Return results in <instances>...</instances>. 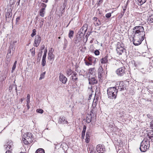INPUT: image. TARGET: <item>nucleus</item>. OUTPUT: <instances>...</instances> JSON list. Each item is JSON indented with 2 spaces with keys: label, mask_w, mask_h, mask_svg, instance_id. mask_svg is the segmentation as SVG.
Listing matches in <instances>:
<instances>
[{
  "label": "nucleus",
  "mask_w": 153,
  "mask_h": 153,
  "mask_svg": "<svg viewBox=\"0 0 153 153\" xmlns=\"http://www.w3.org/2000/svg\"><path fill=\"white\" fill-rule=\"evenodd\" d=\"M145 32L143 27L138 26L134 27L132 34L134 44L138 45L140 44L144 39Z\"/></svg>",
  "instance_id": "1"
},
{
  "label": "nucleus",
  "mask_w": 153,
  "mask_h": 153,
  "mask_svg": "<svg viewBox=\"0 0 153 153\" xmlns=\"http://www.w3.org/2000/svg\"><path fill=\"white\" fill-rule=\"evenodd\" d=\"M107 92L109 98L112 99L116 98L118 92L117 88L115 87L109 88L107 89Z\"/></svg>",
  "instance_id": "2"
},
{
  "label": "nucleus",
  "mask_w": 153,
  "mask_h": 153,
  "mask_svg": "<svg viewBox=\"0 0 153 153\" xmlns=\"http://www.w3.org/2000/svg\"><path fill=\"white\" fill-rule=\"evenodd\" d=\"M32 141V136L31 133L28 132L24 134L23 141L25 144L27 145L30 143Z\"/></svg>",
  "instance_id": "3"
},
{
  "label": "nucleus",
  "mask_w": 153,
  "mask_h": 153,
  "mask_svg": "<svg viewBox=\"0 0 153 153\" xmlns=\"http://www.w3.org/2000/svg\"><path fill=\"white\" fill-rule=\"evenodd\" d=\"M126 69L124 67H123L118 69L116 72L117 74L119 76H124L126 73Z\"/></svg>",
  "instance_id": "4"
},
{
  "label": "nucleus",
  "mask_w": 153,
  "mask_h": 153,
  "mask_svg": "<svg viewBox=\"0 0 153 153\" xmlns=\"http://www.w3.org/2000/svg\"><path fill=\"white\" fill-rule=\"evenodd\" d=\"M4 147L7 151L12 150L13 147V142L11 140H9L4 145Z\"/></svg>",
  "instance_id": "5"
},
{
  "label": "nucleus",
  "mask_w": 153,
  "mask_h": 153,
  "mask_svg": "<svg viewBox=\"0 0 153 153\" xmlns=\"http://www.w3.org/2000/svg\"><path fill=\"white\" fill-rule=\"evenodd\" d=\"M116 51L119 55H121L123 52L125 51V49L121 46V44L119 42H118L117 43Z\"/></svg>",
  "instance_id": "6"
},
{
  "label": "nucleus",
  "mask_w": 153,
  "mask_h": 153,
  "mask_svg": "<svg viewBox=\"0 0 153 153\" xmlns=\"http://www.w3.org/2000/svg\"><path fill=\"white\" fill-rule=\"evenodd\" d=\"M53 50L51 49V50L49 51L48 54V59L50 61H51V64L52 63L55 58V55L53 53Z\"/></svg>",
  "instance_id": "7"
},
{
  "label": "nucleus",
  "mask_w": 153,
  "mask_h": 153,
  "mask_svg": "<svg viewBox=\"0 0 153 153\" xmlns=\"http://www.w3.org/2000/svg\"><path fill=\"white\" fill-rule=\"evenodd\" d=\"M41 37L39 35H37L35 36L34 40V46L36 47H37L39 45L41 41Z\"/></svg>",
  "instance_id": "8"
},
{
  "label": "nucleus",
  "mask_w": 153,
  "mask_h": 153,
  "mask_svg": "<svg viewBox=\"0 0 153 153\" xmlns=\"http://www.w3.org/2000/svg\"><path fill=\"white\" fill-rule=\"evenodd\" d=\"M96 149L99 153H103L105 151V148L104 145L99 144L96 147Z\"/></svg>",
  "instance_id": "9"
},
{
  "label": "nucleus",
  "mask_w": 153,
  "mask_h": 153,
  "mask_svg": "<svg viewBox=\"0 0 153 153\" xmlns=\"http://www.w3.org/2000/svg\"><path fill=\"white\" fill-rule=\"evenodd\" d=\"M59 81L64 84L66 83L67 81V78L61 73L59 74Z\"/></svg>",
  "instance_id": "10"
},
{
  "label": "nucleus",
  "mask_w": 153,
  "mask_h": 153,
  "mask_svg": "<svg viewBox=\"0 0 153 153\" xmlns=\"http://www.w3.org/2000/svg\"><path fill=\"white\" fill-rule=\"evenodd\" d=\"M81 41V37L79 36H76L74 38V42L77 46H79L80 45Z\"/></svg>",
  "instance_id": "11"
},
{
  "label": "nucleus",
  "mask_w": 153,
  "mask_h": 153,
  "mask_svg": "<svg viewBox=\"0 0 153 153\" xmlns=\"http://www.w3.org/2000/svg\"><path fill=\"white\" fill-rule=\"evenodd\" d=\"M115 88H117V90H119L120 91H121L124 90L125 87L124 83L123 82H120L119 83V85L115 87Z\"/></svg>",
  "instance_id": "12"
},
{
  "label": "nucleus",
  "mask_w": 153,
  "mask_h": 153,
  "mask_svg": "<svg viewBox=\"0 0 153 153\" xmlns=\"http://www.w3.org/2000/svg\"><path fill=\"white\" fill-rule=\"evenodd\" d=\"M58 123L59 124H67L68 123V122L64 117H60L59 119Z\"/></svg>",
  "instance_id": "13"
},
{
  "label": "nucleus",
  "mask_w": 153,
  "mask_h": 153,
  "mask_svg": "<svg viewBox=\"0 0 153 153\" xmlns=\"http://www.w3.org/2000/svg\"><path fill=\"white\" fill-rule=\"evenodd\" d=\"M89 83L90 84L94 85L96 84L97 82V81L96 79L94 77H91V78H89Z\"/></svg>",
  "instance_id": "14"
},
{
  "label": "nucleus",
  "mask_w": 153,
  "mask_h": 153,
  "mask_svg": "<svg viewBox=\"0 0 153 153\" xmlns=\"http://www.w3.org/2000/svg\"><path fill=\"white\" fill-rule=\"evenodd\" d=\"M146 147H149L150 142L147 139H144L141 142Z\"/></svg>",
  "instance_id": "15"
},
{
  "label": "nucleus",
  "mask_w": 153,
  "mask_h": 153,
  "mask_svg": "<svg viewBox=\"0 0 153 153\" xmlns=\"http://www.w3.org/2000/svg\"><path fill=\"white\" fill-rule=\"evenodd\" d=\"M5 16L6 20L9 22L11 19L12 13L9 12H7L5 14Z\"/></svg>",
  "instance_id": "16"
},
{
  "label": "nucleus",
  "mask_w": 153,
  "mask_h": 153,
  "mask_svg": "<svg viewBox=\"0 0 153 153\" xmlns=\"http://www.w3.org/2000/svg\"><path fill=\"white\" fill-rule=\"evenodd\" d=\"M149 148V147H146V146L144 145L143 144V143H141L140 149L141 152H145L147 150V149Z\"/></svg>",
  "instance_id": "17"
},
{
  "label": "nucleus",
  "mask_w": 153,
  "mask_h": 153,
  "mask_svg": "<svg viewBox=\"0 0 153 153\" xmlns=\"http://www.w3.org/2000/svg\"><path fill=\"white\" fill-rule=\"evenodd\" d=\"M107 56H105L100 59V61L101 63L102 64H105L108 62Z\"/></svg>",
  "instance_id": "18"
},
{
  "label": "nucleus",
  "mask_w": 153,
  "mask_h": 153,
  "mask_svg": "<svg viewBox=\"0 0 153 153\" xmlns=\"http://www.w3.org/2000/svg\"><path fill=\"white\" fill-rule=\"evenodd\" d=\"M76 76H77V74L76 73H74L71 76V80L74 82H75L77 80L78 78Z\"/></svg>",
  "instance_id": "19"
},
{
  "label": "nucleus",
  "mask_w": 153,
  "mask_h": 153,
  "mask_svg": "<svg viewBox=\"0 0 153 153\" xmlns=\"http://www.w3.org/2000/svg\"><path fill=\"white\" fill-rule=\"evenodd\" d=\"M92 118L91 114L90 113V114H88L86 119L87 123H90L91 120Z\"/></svg>",
  "instance_id": "20"
},
{
  "label": "nucleus",
  "mask_w": 153,
  "mask_h": 153,
  "mask_svg": "<svg viewBox=\"0 0 153 153\" xmlns=\"http://www.w3.org/2000/svg\"><path fill=\"white\" fill-rule=\"evenodd\" d=\"M45 12L44 9L41 8L39 11V14L40 16L43 17L45 16Z\"/></svg>",
  "instance_id": "21"
},
{
  "label": "nucleus",
  "mask_w": 153,
  "mask_h": 153,
  "mask_svg": "<svg viewBox=\"0 0 153 153\" xmlns=\"http://www.w3.org/2000/svg\"><path fill=\"white\" fill-rule=\"evenodd\" d=\"M88 74L94 76L95 74V69L94 68H90L89 70Z\"/></svg>",
  "instance_id": "22"
},
{
  "label": "nucleus",
  "mask_w": 153,
  "mask_h": 153,
  "mask_svg": "<svg viewBox=\"0 0 153 153\" xmlns=\"http://www.w3.org/2000/svg\"><path fill=\"white\" fill-rule=\"evenodd\" d=\"M88 151L89 152H93L94 151V148L93 146H91L88 148Z\"/></svg>",
  "instance_id": "23"
},
{
  "label": "nucleus",
  "mask_w": 153,
  "mask_h": 153,
  "mask_svg": "<svg viewBox=\"0 0 153 153\" xmlns=\"http://www.w3.org/2000/svg\"><path fill=\"white\" fill-rule=\"evenodd\" d=\"M148 22L149 23H152L153 22V14L149 16L148 19Z\"/></svg>",
  "instance_id": "24"
},
{
  "label": "nucleus",
  "mask_w": 153,
  "mask_h": 153,
  "mask_svg": "<svg viewBox=\"0 0 153 153\" xmlns=\"http://www.w3.org/2000/svg\"><path fill=\"white\" fill-rule=\"evenodd\" d=\"M42 51H41L40 52H39L38 53V57L37 59V61L38 62H39L42 56Z\"/></svg>",
  "instance_id": "25"
},
{
  "label": "nucleus",
  "mask_w": 153,
  "mask_h": 153,
  "mask_svg": "<svg viewBox=\"0 0 153 153\" xmlns=\"http://www.w3.org/2000/svg\"><path fill=\"white\" fill-rule=\"evenodd\" d=\"M13 88H15V90L16 91V92H17V87L16 85L14 84L12 85H10L9 88V89L10 91L12 90Z\"/></svg>",
  "instance_id": "26"
},
{
  "label": "nucleus",
  "mask_w": 153,
  "mask_h": 153,
  "mask_svg": "<svg viewBox=\"0 0 153 153\" xmlns=\"http://www.w3.org/2000/svg\"><path fill=\"white\" fill-rule=\"evenodd\" d=\"M35 153H45L44 150L42 148H40L36 150Z\"/></svg>",
  "instance_id": "27"
},
{
  "label": "nucleus",
  "mask_w": 153,
  "mask_h": 153,
  "mask_svg": "<svg viewBox=\"0 0 153 153\" xmlns=\"http://www.w3.org/2000/svg\"><path fill=\"white\" fill-rule=\"evenodd\" d=\"M148 135L150 139L153 138V131L151 130L149 131L148 133Z\"/></svg>",
  "instance_id": "28"
},
{
  "label": "nucleus",
  "mask_w": 153,
  "mask_h": 153,
  "mask_svg": "<svg viewBox=\"0 0 153 153\" xmlns=\"http://www.w3.org/2000/svg\"><path fill=\"white\" fill-rule=\"evenodd\" d=\"M74 34V31H69V32L68 34V36L70 39H71L73 38Z\"/></svg>",
  "instance_id": "29"
},
{
  "label": "nucleus",
  "mask_w": 153,
  "mask_h": 153,
  "mask_svg": "<svg viewBox=\"0 0 153 153\" xmlns=\"http://www.w3.org/2000/svg\"><path fill=\"white\" fill-rule=\"evenodd\" d=\"M9 49L12 51V53H13L15 50V47L13 45L11 44L9 46Z\"/></svg>",
  "instance_id": "30"
},
{
  "label": "nucleus",
  "mask_w": 153,
  "mask_h": 153,
  "mask_svg": "<svg viewBox=\"0 0 153 153\" xmlns=\"http://www.w3.org/2000/svg\"><path fill=\"white\" fill-rule=\"evenodd\" d=\"M96 60V59L95 58H92L90 57H89L88 58V61L90 62H91V64H92V63L94 62V60Z\"/></svg>",
  "instance_id": "31"
},
{
  "label": "nucleus",
  "mask_w": 153,
  "mask_h": 153,
  "mask_svg": "<svg viewBox=\"0 0 153 153\" xmlns=\"http://www.w3.org/2000/svg\"><path fill=\"white\" fill-rule=\"evenodd\" d=\"M17 64V61H16L13 64V65L12 67L11 70V72L13 73L16 67V65Z\"/></svg>",
  "instance_id": "32"
},
{
  "label": "nucleus",
  "mask_w": 153,
  "mask_h": 153,
  "mask_svg": "<svg viewBox=\"0 0 153 153\" xmlns=\"http://www.w3.org/2000/svg\"><path fill=\"white\" fill-rule=\"evenodd\" d=\"M72 73L73 72L72 70L70 69H68L67 70L66 74H67V75L68 76L71 75L72 74Z\"/></svg>",
  "instance_id": "33"
},
{
  "label": "nucleus",
  "mask_w": 153,
  "mask_h": 153,
  "mask_svg": "<svg viewBox=\"0 0 153 153\" xmlns=\"http://www.w3.org/2000/svg\"><path fill=\"white\" fill-rule=\"evenodd\" d=\"M35 48H33L32 49H30V51L31 53V55L33 56L35 55Z\"/></svg>",
  "instance_id": "34"
},
{
  "label": "nucleus",
  "mask_w": 153,
  "mask_h": 153,
  "mask_svg": "<svg viewBox=\"0 0 153 153\" xmlns=\"http://www.w3.org/2000/svg\"><path fill=\"white\" fill-rule=\"evenodd\" d=\"M103 69L102 66H100L99 68L98 73H103Z\"/></svg>",
  "instance_id": "35"
},
{
  "label": "nucleus",
  "mask_w": 153,
  "mask_h": 153,
  "mask_svg": "<svg viewBox=\"0 0 153 153\" xmlns=\"http://www.w3.org/2000/svg\"><path fill=\"white\" fill-rule=\"evenodd\" d=\"M45 59V58H42V65L43 67L45 66L46 65V62Z\"/></svg>",
  "instance_id": "36"
},
{
  "label": "nucleus",
  "mask_w": 153,
  "mask_h": 153,
  "mask_svg": "<svg viewBox=\"0 0 153 153\" xmlns=\"http://www.w3.org/2000/svg\"><path fill=\"white\" fill-rule=\"evenodd\" d=\"M36 31L35 29H33L32 30V33L31 34V36L32 37H33L36 34Z\"/></svg>",
  "instance_id": "37"
},
{
  "label": "nucleus",
  "mask_w": 153,
  "mask_h": 153,
  "mask_svg": "<svg viewBox=\"0 0 153 153\" xmlns=\"http://www.w3.org/2000/svg\"><path fill=\"white\" fill-rule=\"evenodd\" d=\"M138 2L140 4V5L143 4V3H145L146 0H137Z\"/></svg>",
  "instance_id": "38"
},
{
  "label": "nucleus",
  "mask_w": 153,
  "mask_h": 153,
  "mask_svg": "<svg viewBox=\"0 0 153 153\" xmlns=\"http://www.w3.org/2000/svg\"><path fill=\"white\" fill-rule=\"evenodd\" d=\"M45 72H44L42 73L41 75H40V76L39 78V79L41 80L42 79H43L44 77V76L45 74Z\"/></svg>",
  "instance_id": "39"
},
{
  "label": "nucleus",
  "mask_w": 153,
  "mask_h": 153,
  "mask_svg": "<svg viewBox=\"0 0 153 153\" xmlns=\"http://www.w3.org/2000/svg\"><path fill=\"white\" fill-rule=\"evenodd\" d=\"M41 6L42 7V8L44 9V10H45V8L47 6L46 4L43 3H42L41 4Z\"/></svg>",
  "instance_id": "40"
},
{
  "label": "nucleus",
  "mask_w": 153,
  "mask_h": 153,
  "mask_svg": "<svg viewBox=\"0 0 153 153\" xmlns=\"http://www.w3.org/2000/svg\"><path fill=\"white\" fill-rule=\"evenodd\" d=\"M36 112L41 114L43 112V110L42 109H39L36 110Z\"/></svg>",
  "instance_id": "41"
},
{
  "label": "nucleus",
  "mask_w": 153,
  "mask_h": 153,
  "mask_svg": "<svg viewBox=\"0 0 153 153\" xmlns=\"http://www.w3.org/2000/svg\"><path fill=\"white\" fill-rule=\"evenodd\" d=\"M98 76L99 79H102V78L103 73H98Z\"/></svg>",
  "instance_id": "42"
},
{
  "label": "nucleus",
  "mask_w": 153,
  "mask_h": 153,
  "mask_svg": "<svg viewBox=\"0 0 153 153\" xmlns=\"http://www.w3.org/2000/svg\"><path fill=\"white\" fill-rule=\"evenodd\" d=\"M91 62H90L88 61H85V64L87 65H92V64H91Z\"/></svg>",
  "instance_id": "43"
},
{
  "label": "nucleus",
  "mask_w": 153,
  "mask_h": 153,
  "mask_svg": "<svg viewBox=\"0 0 153 153\" xmlns=\"http://www.w3.org/2000/svg\"><path fill=\"white\" fill-rule=\"evenodd\" d=\"M95 24L96 26H99L101 25V23L99 20H98L97 22H96L95 23Z\"/></svg>",
  "instance_id": "44"
},
{
  "label": "nucleus",
  "mask_w": 153,
  "mask_h": 153,
  "mask_svg": "<svg viewBox=\"0 0 153 153\" xmlns=\"http://www.w3.org/2000/svg\"><path fill=\"white\" fill-rule=\"evenodd\" d=\"M147 116L148 117V118L151 120H152L153 119V116L151 114H147Z\"/></svg>",
  "instance_id": "45"
},
{
  "label": "nucleus",
  "mask_w": 153,
  "mask_h": 153,
  "mask_svg": "<svg viewBox=\"0 0 153 153\" xmlns=\"http://www.w3.org/2000/svg\"><path fill=\"white\" fill-rule=\"evenodd\" d=\"M94 54L96 55H98L100 54V52L98 50H96L94 52Z\"/></svg>",
  "instance_id": "46"
},
{
  "label": "nucleus",
  "mask_w": 153,
  "mask_h": 153,
  "mask_svg": "<svg viewBox=\"0 0 153 153\" xmlns=\"http://www.w3.org/2000/svg\"><path fill=\"white\" fill-rule=\"evenodd\" d=\"M10 58H7V59L6 61V63L8 65L10 63Z\"/></svg>",
  "instance_id": "47"
},
{
  "label": "nucleus",
  "mask_w": 153,
  "mask_h": 153,
  "mask_svg": "<svg viewBox=\"0 0 153 153\" xmlns=\"http://www.w3.org/2000/svg\"><path fill=\"white\" fill-rule=\"evenodd\" d=\"M86 129V126L85 125L84 126L83 130H82V132L85 133Z\"/></svg>",
  "instance_id": "48"
},
{
  "label": "nucleus",
  "mask_w": 153,
  "mask_h": 153,
  "mask_svg": "<svg viewBox=\"0 0 153 153\" xmlns=\"http://www.w3.org/2000/svg\"><path fill=\"white\" fill-rule=\"evenodd\" d=\"M90 134L88 132H87L86 134V137H90Z\"/></svg>",
  "instance_id": "49"
},
{
  "label": "nucleus",
  "mask_w": 153,
  "mask_h": 153,
  "mask_svg": "<svg viewBox=\"0 0 153 153\" xmlns=\"http://www.w3.org/2000/svg\"><path fill=\"white\" fill-rule=\"evenodd\" d=\"M111 16V14L110 13H108L106 14L105 16L107 18H109Z\"/></svg>",
  "instance_id": "50"
},
{
  "label": "nucleus",
  "mask_w": 153,
  "mask_h": 153,
  "mask_svg": "<svg viewBox=\"0 0 153 153\" xmlns=\"http://www.w3.org/2000/svg\"><path fill=\"white\" fill-rule=\"evenodd\" d=\"M150 127L153 129V120H152L150 123Z\"/></svg>",
  "instance_id": "51"
},
{
  "label": "nucleus",
  "mask_w": 153,
  "mask_h": 153,
  "mask_svg": "<svg viewBox=\"0 0 153 153\" xmlns=\"http://www.w3.org/2000/svg\"><path fill=\"white\" fill-rule=\"evenodd\" d=\"M90 137H86L85 142L87 143H88L90 141Z\"/></svg>",
  "instance_id": "52"
},
{
  "label": "nucleus",
  "mask_w": 153,
  "mask_h": 153,
  "mask_svg": "<svg viewBox=\"0 0 153 153\" xmlns=\"http://www.w3.org/2000/svg\"><path fill=\"white\" fill-rule=\"evenodd\" d=\"M47 50H46V52H45L44 53L43 55L42 56V58L46 59V54H47Z\"/></svg>",
  "instance_id": "53"
},
{
  "label": "nucleus",
  "mask_w": 153,
  "mask_h": 153,
  "mask_svg": "<svg viewBox=\"0 0 153 153\" xmlns=\"http://www.w3.org/2000/svg\"><path fill=\"white\" fill-rule=\"evenodd\" d=\"M67 40H66V39H65V45H64V47H65L66 48V46H67Z\"/></svg>",
  "instance_id": "54"
},
{
  "label": "nucleus",
  "mask_w": 153,
  "mask_h": 153,
  "mask_svg": "<svg viewBox=\"0 0 153 153\" xmlns=\"http://www.w3.org/2000/svg\"><path fill=\"white\" fill-rule=\"evenodd\" d=\"M85 133L82 132V138L84 139L85 136Z\"/></svg>",
  "instance_id": "55"
},
{
  "label": "nucleus",
  "mask_w": 153,
  "mask_h": 153,
  "mask_svg": "<svg viewBox=\"0 0 153 153\" xmlns=\"http://www.w3.org/2000/svg\"><path fill=\"white\" fill-rule=\"evenodd\" d=\"M30 100V95L29 94H28L27 96L26 100Z\"/></svg>",
  "instance_id": "56"
},
{
  "label": "nucleus",
  "mask_w": 153,
  "mask_h": 153,
  "mask_svg": "<svg viewBox=\"0 0 153 153\" xmlns=\"http://www.w3.org/2000/svg\"><path fill=\"white\" fill-rule=\"evenodd\" d=\"M93 20L95 22H97V21L98 20V19L96 17H94L93 18Z\"/></svg>",
  "instance_id": "57"
},
{
  "label": "nucleus",
  "mask_w": 153,
  "mask_h": 153,
  "mask_svg": "<svg viewBox=\"0 0 153 153\" xmlns=\"http://www.w3.org/2000/svg\"><path fill=\"white\" fill-rule=\"evenodd\" d=\"M64 2H64L63 4V7H64V8H65V7L66 5V1L65 0L64 1Z\"/></svg>",
  "instance_id": "58"
},
{
  "label": "nucleus",
  "mask_w": 153,
  "mask_h": 153,
  "mask_svg": "<svg viewBox=\"0 0 153 153\" xmlns=\"http://www.w3.org/2000/svg\"><path fill=\"white\" fill-rule=\"evenodd\" d=\"M24 100V98H22L20 99L19 102H21V103H22L23 101Z\"/></svg>",
  "instance_id": "59"
},
{
  "label": "nucleus",
  "mask_w": 153,
  "mask_h": 153,
  "mask_svg": "<svg viewBox=\"0 0 153 153\" xmlns=\"http://www.w3.org/2000/svg\"><path fill=\"white\" fill-rule=\"evenodd\" d=\"M17 42V41L16 40V41H13V44H12V45H14Z\"/></svg>",
  "instance_id": "60"
},
{
  "label": "nucleus",
  "mask_w": 153,
  "mask_h": 153,
  "mask_svg": "<svg viewBox=\"0 0 153 153\" xmlns=\"http://www.w3.org/2000/svg\"><path fill=\"white\" fill-rule=\"evenodd\" d=\"M12 51L9 49L8 50V53H9L10 54Z\"/></svg>",
  "instance_id": "61"
},
{
  "label": "nucleus",
  "mask_w": 153,
  "mask_h": 153,
  "mask_svg": "<svg viewBox=\"0 0 153 153\" xmlns=\"http://www.w3.org/2000/svg\"><path fill=\"white\" fill-rule=\"evenodd\" d=\"M27 109H29L30 108V106L29 104H27Z\"/></svg>",
  "instance_id": "62"
},
{
  "label": "nucleus",
  "mask_w": 153,
  "mask_h": 153,
  "mask_svg": "<svg viewBox=\"0 0 153 153\" xmlns=\"http://www.w3.org/2000/svg\"><path fill=\"white\" fill-rule=\"evenodd\" d=\"M42 1L43 2H45L46 3H47L48 1V0H42Z\"/></svg>",
  "instance_id": "63"
},
{
  "label": "nucleus",
  "mask_w": 153,
  "mask_h": 153,
  "mask_svg": "<svg viewBox=\"0 0 153 153\" xmlns=\"http://www.w3.org/2000/svg\"><path fill=\"white\" fill-rule=\"evenodd\" d=\"M27 102V104H29L30 102V100H26Z\"/></svg>",
  "instance_id": "64"
}]
</instances>
